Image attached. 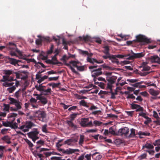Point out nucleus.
Wrapping results in <instances>:
<instances>
[{"label":"nucleus","instance_id":"nucleus-1","mask_svg":"<svg viewBox=\"0 0 160 160\" xmlns=\"http://www.w3.org/2000/svg\"><path fill=\"white\" fill-rule=\"evenodd\" d=\"M135 131H105L104 134L106 136L110 134L113 135L121 136L130 138L135 135Z\"/></svg>","mask_w":160,"mask_h":160},{"label":"nucleus","instance_id":"nucleus-2","mask_svg":"<svg viewBox=\"0 0 160 160\" xmlns=\"http://www.w3.org/2000/svg\"><path fill=\"white\" fill-rule=\"evenodd\" d=\"M63 139H60L58 140V142L56 143V146L58 150L60 152L63 153L67 154H71L74 153L76 152H78L79 151L78 149H73L71 148H68L66 150H64L61 148L60 147L62 145L65 144L64 142H62Z\"/></svg>","mask_w":160,"mask_h":160},{"label":"nucleus","instance_id":"nucleus-3","mask_svg":"<svg viewBox=\"0 0 160 160\" xmlns=\"http://www.w3.org/2000/svg\"><path fill=\"white\" fill-rule=\"evenodd\" d=\"M148 63L146 62H142L139 66V68L141 69V71L139 72V74L141 76H145L149 74L151 72H149L151 69V67L147 65Z\"/></svg>","mask_w":160,"mask_h":160},{"label":"nucleus","instance_id":"nucleus-4","mask_svg":"<svg viewBox=\"0 0 160 160\" xmlns=\"http://www.w3.org/2000/svg\"><path fill=\"white\" fill-rule=\"evenodd\" d=\"M136 43L137 42H142L143 43H149L150 42L149 39L147 38L145 36L139 34L136 36Z\"/></svg>","mask_w":160,"mask_h":160},{"label":"nucleus","instance_id":"nucleus-5","mask_svg":"<svg viewBox=\"0 0 160 160\" xmlns=\"http://www.w3.org/2000/svg\"><path fill=\"white\" fill-rule=\"evenodd\" d=\"M80 124L83 127H92V122L91 121H89L88 118H82L81 119Z\"/></svg>","mask_w":160,"mask_h":160},{"label":"nucleus","instance_id":"nucleus-6","mask_svg":"<svg viewBox=\"0 0 160 160\" xmlns=\"http://www.w3.org/2000/svg\"><path fill=\"white\" fill-rule=\"evenodd\" d=\"M117 78V77L114 76H113L109 78H107L106 80L108 82L107 88L109 89L112 88V84L115 83Z\"/></svg>","mask_w":160,"mask_h":160},{"label":"nucleus","instance_id":"nucleus-7","mask_svg":"<svg viewBox=\"0 0 160 160\" xmlns=\"http://www.w3.org/2000/svg\"><path fill=\"white\" fill-rule=\"evenodd\" d=\"M8 99L10 101L9 102L10 104L14 105L18 109H21L22 107L21 105L22 104V103L21 102L11 97H9Z\"/></svg>","mask_w":160,"mask_h":160},{"label":"nucleus","instance_id":"nucleus-8","mask_svg":"<svg viewBox=\"0 0 160 160\" xmlns=\"http://www.w3.org/2000/svg\"><path fill=\"white\" fill-rule=\"evenodd\" d=\"M38 37L39 38V39H37L36 40L35 42L37 45L41 44L42 42L43 41L50 42L52 41V40L49 37H42L40 35H38Z\"/></svg>","mask_w":160,"mask_h":160},{"label":"nucleus","instance_id":"nucleus-9","mask_svg":"<svg viewBox=\"0 0 160 160\" xmlns=\"http://www.w3.org/2000/svg\"><path fill=\"white\" fill-rule=\"evenodd\" d=\"M70 63L72 64L73 66L77 68V69L80 71H83L84 70L85 67L84 66H79L78 65H81V63L78 61H71L69 62Z\"/></svg>","mask_w":160,"mask_h":160},{"label":"nucleus","instance_id":"nucleus-10","mask_svg":"<svg viewBox=\"0 0 160 160\" xmlns=\"http://www.w3.org/2000/svg\"><path fill=\"white\" fill-rule=\"evenodd\" d=\"M34 126L33 123L31 121H27L19 128L23 130H28L29 129L31 128Z\"/></svg>","mask_w":160,"mask_h":160},{"label":"nucleus","instance_id":"nucleus-11","mask_svg":"<svg viewBox=\"0 0 160 160\" xmlns=\"http://www.w3.org/2000/svg\"><path fill=\"white\" fill-rule=\"evenodd\" d=\"M35 116L38 117L40 120L44 122L45 120L46 114L43 111H36Z\"/></svg>","mask_w":160,"mask_h":160},{"label":"nucleus","instance_id":"nucleus-12","mask_svg":"<svg viewBox=\"0 0 160 160\" xmlns=\"http://www.w3.org/2000/svg\"><path fill=\"white\" fill-rule=\"evenodd\" d=\"M145 53L143 52L133 53L132 55H130L128 58H126L127 59L133 60L136 58H140L144 56Z\"/></svg>","mask_w":160,"mask_h":160},{"label":"nucleus","instance_id":"nucleus-13","mask_svg":"<svg viewBox=\"0 0 160 160\" xmlns=\"http://www.w3.org/2000/svg\"><path fill=\"white\" fill-rule=\"evenodd\" d=\"M38 133V131H33L29 132L28 136L29 137L31 138L32 140L35 142L36 140L38 138L37 135Z\"/></svg>","mask_w":160,"mask_h":160},{"label":"nucleus","instance_id":"nucleus-14","mask_svg":"<svg viewBox=\"0 0 160 160\" xmlns=\"http://www.w3.org/2000/svg\"><path fill=\"white\" fill-rule=\"evenodd\" d=\"M102 68L101 67H99L98 68L94 69L92 71V77L98 76L102 74V72L101 71Z\"/></svg>","mask_w":160,"mask_h":160},{"label":"nucleus","instance_id":"nucleus-15","mask_svg":"<svg viewBox=\"0 0 160 160\" xmlns=\"http://www.w3.org/2000/svg\"><path fill=\"white\" fill-rule=\"evenodd\" d=\"M92 156L91 154H83L79 156L77 160H84L86 159L87 160H91V158Z\"/></svg>","mask_w":160,"mask_h":160},{"label":"nucleus","instance_id":"nucleus-16","mask_svg":"<svg viewBox=\"0 0 160 160\" xmlns=\"http://www.w3.org/2000/svg\"><path fill=\"white\" fill-rule=\"evenodd\" d=\"M74 120L72 117H70V119L67 120L66 123L67 124L69 127L72 128L74 129H77L78 128L77 126L75 125L73 122Z\"/></svg>","mask_w":160,"mask_h":160},{"label":"nucleus","instance_id":"nucleus-17","mask_svg":"<svg viewBox=\"0 0 160 160\" xmlns=\"http://www.w3.org/2000/svg\"><path fill=\"white\" fill-rule=\"evenodd\" d=\"M8 59L9 63L15 66H16L17 65H19L18 63L20 62V60H17L14 58L9 57Z\"/></svg>","mask_w":160,"mask_h":160},{"label":"nucleus","instance_id":"nucleus-18","mask_svg":"<svg viewBox=\"0 0 160 160\" xmlns=\"http://www.w3.org/2000/svg\"><path fill=\"white\" fill-rule=\"evenodd\" d=\"M77 142V140L74 139H69L64 142V144H67L68 145L73 146L75 142Z\"/></svg>","mask_w":160,"mask_h":160},{"label":"nucleus","instance_id":"nucleus-19","mask_svg":"<svg viewBox=\"0 0 160 160\" xmlns=\"http://www.w3.org/2000/svg\"><path fill=\"white\" fill-rule=\"evenodd\" d=\"M38 100H39L41 103L45 105L47 103L48 101L46 98L42 96V95L40 96V98H38Z\"/></svg>","mask_w":160,"mask_h":160},{"label":"nucleus","instance_id":"nucleus-20","mask_svg":"<svg viewBox=\"0 0 160 160\" xmlns=\"http://www.w3.org/2000/svg\"><path fill=\"white\" fill-rule=\"evenodd\" d=\"M113 56L114 57V58H124L125 59H127L126 58H128L129 57H130V54H128L127 55H124L121 54H118L116 55H113Z\"/></svg>","mask_w":160,"mask_h":160},{"label":"nucleus","instance_id":"nucleus-21","mask_svg":"<svg viewBox=\"0 0 160 160\" xmlns=\"http://www.w3.org/2000/svg\"><path fill=\"white\" fill-rule=\"evenodd\" d=\"M142 148L143 149H145L146 148L148 149V150H149L150 149H153L154 148V146L153 145L147 143L142 146Z\"/></svg>","mask_w":160,"mask_h":160},{"label":"nucleus","instance_id":"nucleus-22","mask_svg":"<svg viewBox=\"0 0 160 160\" xmlns=\"http://www.w3.org/2000/svg\"><path fill=\"white\" fill-rule=\"evenodd\" d=\"M106 55H103L102 57L104 59L109 58L110 60H112V58H114L113 55H111L110 53H105Z\"/></svg>","mask_w":160,"mask_h":160},{"label":"nucleus","instance_id":"nucleus-23","mask_svg":"<svg viewBox=\"0 0 160 160\" xmlns=\"http://www.w3.org/2000/svg\"><path fill=\"white\" fill-rule=\"evenodd\" d=\"M149 92L150 94L155 96L158 95L159 93V92L158 91L152 88L150 89L149 90Z\"/></svg>","mask_w":160,"mask_h":160},{"label":"nucleus","instance_id":"nucleus-24","mask_svg":"<svg viewBox=\"0 0 160 160\" xmlns=\"http://www.w3.org/2000/svg\"><path fill=\"white\" fill-rule=\"evenodd\" d=\"M42 83L41 84H39L38 86H35L36 88L39 91H40L41 92V94H42V92H43V91L44 90V86L42 85Z\"/></svg>","mask_w":160,"mask_h":160},{"label":"nucleus","instance_id":"nucleus-25","mask_svg":"<svg viewBox=\"0 0 160 160\" xmlns=\"http://www.w3.org/2000/svg\"><path fill=\"white\" fill-rule=\"evenodd\" d=\"M102 122L97 120H95L92 123V127L94 126L95 127L99 126L102 125Z\"/></svg>","mask_w":160,"mask_h":160},{"label":"nucleus","instance_id":"nucleus-26","mask_svg":"<svg viewBox=\"0 0 160 160\" xmlns=\"http://www.w3.org/2000/svg\"><path fill=\"white\" fill-rule=\"evenodd\" d=\"M9 46L8 48L10 49H12V50H16V46L14 43L9 42Z\"/></svg>","mask_w":160,"mask_h":160},{"label":"nucleus","instance_id":"nucleus-27","mask_svg":"<svg viewBox=\"0 0 160 160\" xmlns=\"http://www.w3.org/2000/svg\"><path fill=\"white\" fill-rule=\"evenodd\" d=\"M47 63L51 64L52 65H55L58 64H61L62 63L61 62H55L52 61L51 60L48 59L46 60L45 61Z\"/></svg>","mask_w":160,"mask_h":160},{"label":"nucleus","instance_id":"nucleus-28","mask_svg":"<svg viewBox=\"0 0 160 160\" xmlns=\"http://www.w3.org/2000/svg\"><path fill=\"white\" fill-rule=\"evenodd\" d=\"M51 89L49 88L46 90L44 89L43 92H42V95H47L50 94L51 93Z\"/></svg>","mask_w":160,"mask_h":160},{"label":"nucleus","instance_id":"nucleus-29","mask_svg":"<svg viewBox=\"0 0 160 160\" xmlns=\"http://www.w3.org/2000/svg\"><path fill=\"white\" fill-rule=\"evenodd\" d=\"M70 63H65V64L67 66H68V67H69L70 69L72 70V71L73 72H74V73L76 74H78V72L76 71L75 69L73 68L72 67V66L70 65Z\"/></svg>","mask_w":160,"mask_h":160},{"label":"nucleus","instance_id":"nucleus-30","mask_svg":"<svg viewBox=\"0 0 160 160\" xmlns=\"http://www.w3.org/2000/svg\"><path fill=\"white\" fill-rule=\"evenodd\" d=\"M70 63H65V64L67 66H68V67H69L70 69L72 70V71L73 72H74V73L76 74H78V72L76 71L75 69L73 68L72 67V66L70 65Z\"/></svg>","mask_w":160,"mask_h":160},{"label":"nucleus","instance_id":"nucleus-31","mask_svg":"<svg viewBox=\"0 0 160 160\" xmlns=\"http://www.w3.org/2000/svg\"><path fill=\"white\" fill-rule=\"evenodd\" d=\"M87 61L89 62L92 64H94L95 62L97 61V60L95 58H91L89 57H87Z\"/></svg>","mask_w":160,"mask_h":160},{"label":"nucleus","instance_id":"nucleus-32","mask_svg":"<svg viewBox=\"0 0 160 160\" xmlns=\"http://www.w3.org/2000/svg\"><path fill=\"white\" fill-rule=\"evenodd\" d=\"M79 104L80 106L85 107L87 108L89 107V106L87 105V102L85 101L82 100L79 102Z\"/></svg>","mask_w":160,"mask_h":160},{"label":"nucleus","instance_id":"nucleus-33","mask_svg":"<svg viewBox=\"0 0 160 160\" xmlns=\"http://www.w3.org/2000/svg\"><path fill=\"white\" fill-rule=\"evenodd\" d=\"M13 71L9 70H5L4 71V73L6 75V76H9L13 73Z\"/></svg>","mask_w":160,"mask_h":160},{"label":"nucleus","instance_id":"nucleus-34","mask_svg":"<svg viewBox=\"0 0 160 160\" xmlns=\"http://www.w3.org/2000/svg\"><path fill=\"white\" fill-rule=\"evenodd\" d=\"M125 112L127 113V114L128 116L132 117L134 113V111H125Z\"/></svg>","mask_w":160,"mask_h":160},{"label":"nucleus","instance_id":"nucleus-35","mask_svg":"<svg viewBox=\"0 0 160 160\" xmlns=\"http://www.w3.org/2000/svg\"><path fill=\"white\" fill-rule=\"evenodd\" d=\"M103 48L104 49V51H103V52L104 53H110L109 51L110 50L108 46H105L103 47Z\"/></svg>","mask_w":160,"mask_h":160},{"label":"nucleus","instance_id":"nucleus-36","mask_svg":"<svg viewBox=\"0 0 160 160\" xmlns=\"http://www.w3.org/2000/svg\"><path fill=\"white\" fill-rule=\"evenodd\" d=\"M3 125L5 127H11L12 125V122H2Z\"/></svg>","mask_w":160,"mask_h":160},{"label":"nucleus","instance_id":"nucleus-37","mask_svg":"<svg viewBox=\"0 0 160 160\" xmlns=\"http://www.w3.org/2000/svg\"><path fill=\"white\" fill-rule=\"evenodd\" d=\"M84 140V136L83 135L80 136V139L79 142V144L80 145H82L83 143Z\"/></svg>","mask_w":160,"mask_h":160},{"label":"nucleus","instance_id":"nucleus-38","mask_svg":"<svg viewBox=\"0 0 160 160\" xmlns=\"http://www.w3.org/2000/svg\"><path fill=\"white\" fill-rule=\"evenodd\" d=\"M143 82V81H141V82H139L136 83L135 84H132L131 85L134 87H136V88H137L138 87H139V86L140 85L142 84Z\"/></svg>","mask_w":160,"mask_h":160},{"label":"nucleus","instance_id":"nucleus-39","mask_svg":"<svg viewBox=\"0 0 160 160\" xmlns=\"http://www.w3.org/2000/svg\"><path fill=\"white\" fill-rule=\"evenodd\" d=\"M3 106L4 107V108L3 109V110L9 112V108H10L9 105L4 103L3 104Z\"/></svg>","mask_w":160,"mask_h":160},{"label":"nucleus","instance_id":"nucleus-40","mask_svg":"<svg viewBox=\"0 0 160 160\" xmlns=\"http://www.w3.org/2000/svg\"><path fill=\"white\" fill-rule=\"evenodd\" d=\"M16 88L15 86H12V87L9 88H7L8 91L9 92V93H12L15 89Z\"/></svg>","mask_w":160,"mask_h":160},{"label":"nucleus","instance_id":"nucleus-41","mask_svg":"<svg viewBox=\"0 0 160 160\" xmlns=\"http://www.w3.org/2000/svg\"><path fill=\"white\" fill-rule=\"evenodd\" d=\"M130 105L131 108H132V109H136L137 108H138L139 105L135 104L133 103H132L131 104H130Z\"/></svg>","mask_w":160,"mask_h":160},{"label":"nucleus","instance_id":"nucleus-42","mask_svg":"<svg viewBox=\"0 0 160 160\" xmlns=\"http://www.w3.org/2000/svg\"><path fill=\"white\" fill-rule=\"evenodd\" d=\"M54 48V46L53 45H52L50 48L49 50H48L47 51V54L48 55L51 54L53 52V49Z\"/></svg>","mask_w":160,"mask_h":160},{"label":"nucleus","instance_id":"nucleus-43","mask_svg":"<svg viewBox=\"0 0 160 160\" xmlns=\"http://www.w3.org/2000/svg\"><path fill=\"white\" fill-rule=\"evenodd\" d=\"M113 63H116L117 65L120 64V62L118 61L117 58H112V60H110Z\"/></svg>","mask_w":160,"mask_h":160},{"label":"nucleus","instance_id":"nucleus-44","mask_svg":"<svg viewBox=\"0 0 160 160\" xmlns=\"http://www.w3.org/2000/svg\"><path fill=\"white\" fill-rule=\"evenodd\" d=\"M9 78V76H6L5 75L3 76L2 78L3 79L1 80V81L2 82H5L6 81H8V78Z\"/></svg>","mask_w":160,"mask_h":160},{"label":"nucleus","instance_id":"nucleus-45","mask_svg":"<svg viewBox=\"0 0 160 160\" xmlns=\"http://www.w3.org/2000/svg\"><path fill=\"white\" fill-rule=\"evenodd\" d=\"M58 54V52L56 53L52 57L51 60L55 62H58L56 58V56Z\"/></svg>","mask_w":160,"mask_h":160},{"label":"nucleus","instance_id":"nucleus-46","mask_svg":"<svg viewBox=\"0 0 160 160\" xmlns=\"http://www.w3.org/2000/svg\"><path fill=\"white\" fill-rule=\"evenodd\" d=\"M153 144L154 146H160V139L155 140Z\"/></svg>","mask_w":160,"mask_h":160},{"label":"nucleus","instance_id":"nucleus-47","mask_svg":"<svg viewBox=\"0 0 160 160\" xmlns=\"http://www.w3.org/2000/svg\"><path fill=\"white\" fill-rule=\"evenodd\" d=\"M143 108L141 107L140 105H138V106L136 110V112H143Z\"/></svg>","mask_w":160,"mask_h":160},{"label":"nucleus","instance_id":"nucleus-48","mask_svg":"<svg viewBox=\"0 0 160 160\" xmlns=\"http://www.w3.org/2000/svg\"><path fill=\"white\" fill-rule=\"evenodd\" d=\"M153 116L155 118L157 119V120H158L160 118L158 117V115L157 113L155 111H153Z\"/></svg>","mask_w":160,"mask_h":160},{"label":"nucleus","instance_id":"nucleus-49","mask_svg":"<svg viewBox=\"0 0 160 160\" xmlns=\"http://www.w3.org/2000/svg\"><path fill=\"white\" fill-rule=\"evenodd\" d=\"M145 151H146V152H148L149 154L150 155H153L155 151L153 150L150 149L149 150H145Z\"/></svg>","mask_w":160,"mask_h":160},{"label":"nucleus","instance_id":"nucleus-50","mask_svg":"<svg viewBox=\"0 0 160 160\" xmlns=\"http://www.w3.org/2000/svg\"><path fill=\"white\" fill-rule=\"evenodd\" d=\"M130 63V62L129 61L124 60L123 61H121L120 62V64L124 65L128 64Z\"/></svg>","mask_w":160,"mask_h":160},{"label":"nucleus","instance_id":"nucleus-51","mask_svg":"<svg viewBox=\"0 0 160 160\" xmlns=\"http://www.w3.org/2000/svg\"><path fill=\"white\" fill-rule=\"evenodd\" d=\"M91 39L90 37L88 35L83 36V40L85 41H90Z\"/></svg>","mask_w":160,"mask_h":160},{"label":"nucleus","instance_id":"nucleus-52","mask_svg":"<svg viewBox=\"0 0 160 160\" xmlns=\"http://www.w3.org/2000/svg\"><path fill=\"white\" fill-rule=\"evenodd\" d=\"M110 90V91L109 92V93H111V98L112 99H115L116 98V97L115 95L114 94V92H112V89L111 88V89H109Z\"/></svg>","mask_w":160,"mask_h":160},{"label":"nucleus","instance_id":"nucleus-53","mask_svg":"<svg viewBox=\"0 0 160 160\" xmlns=\"http://www.w3.org/2000/svg\"><path fill=\"white\" fill-rule=\"evenodd\" d=\"M147 156V154L143 153L138 158L140 160H142L145 158Z\"/></svg>","mask_w":160,"mask_h":160},{"label":"nucleus","instance_id":"nucleus-54","mask_svg":"<svg viewBox=\"0 0 160 160\" xmlns=\"http://www.w3.org/2000/svg\"><path fill=\"white\" fill-rule=\"evenodd\" d=\"M43 153L46 156V157L49 156L52 154V155L55 154V153L54 152H44Z\"/></svg>","mask_w":160,"mask_h":160},{"label":"nucleus","instance_id":"nucleus-55","mask_svg":"<svg viewBox=\"0 0 160 160\" xmlns=\"http://www.w3.org/2000/svg\"><path fill=\"white\" fill-rule=\"evenodd\" d=\"M101 113V111L100 110H96L95 111H93L92 113H91L92 114L96 115H99Z\"/></svg>","mask_w":160,"mask_h":160},{"label":"nucleus","instance_id":"nucleus-56","mask_svg":"<svg viewBox=\"0 0 160 160\" xmlns=\"http://www.w3.org/2000/svg\"><path fill=\"white\" fill-rule=\"evenodd\" d=\"M127 44L128 45H130L136 43L135 40L132 41H127L126 42Z\"/></svg>","mask_w":160,"mask_h":160},{"label":"nucleus","instance_id":"nucleus-57","mask_svg":"<svg viewBox=\"0 0 160 160\" xmlns=\"http://www.w3.org/2000/svg\"><path fill=\"white\" fill-rule=\"evenodd\" d=\"M112 73V72H104V74L107 76V78H108L110 77H111Z\"/></svg>","mask_w":160,"mask_h":160},{"label":"nucleus","instance_id":"nucleus-58","mask_svg":"<svg viewBox=\"0 0 160 160\" xmlns=\"http://www.w3.org/2000/svg\"><path fill=\"white\" fill-rule=\"evenodd\" d=\"M12 125L11 126V128L12 129H16L17 128L18 126L17 125V124L16 123H15L14 124L13 123V122L12 121Z\"/></svg>","mask_w":160,"mask_h":160},{"label":"nucleus","instance_id":"nucleus-59","mask_svg":"<svg viewBox=\"0 0 160 160\" xmlns=\"http://www.w3.org/2000/svg\"><path fill=\"white\" fill-rule=\"evenodd\" d=\"M59 77V76L53 77H50L48 78V79L49 81H56L58 79Z\"/></svg>","mask_w":160,"mask_h":160},{"label":"nucleus","instance_id":"nucleus-60","mask_svg":"<svg viewBox=\"0 0 160 160\" xmlns=\"http://www.w3.org/2000/svg\"><path fill=\"white\" fill-rule=\"evenodd\" d=\"M109 93V92H107L106 91H103L102 90L100 91L98 93V94H103L105 95H108Z\"/></svg>","mask_w":160,"mask_h":160},{"label":"nucleus","instance_id":"nucleus-61","mask_svg":"<svg viewBox=\"0 0 160 160\" xmlns=\"http://www.w3.org/2000/svg\"><path fill=\"white\" fill-rule=\"evenodd\" d=\"M115 142L117 144H120L121 143H122V140L120 139H116L115 140Z\"/></svg>","mask_w":160,"mask_h":160},{"label":"nucleus","instance_id":"nucleus-62","mask_svg":"<svg viewBox=\"0 0 160 160\" xmlns=\"http://www.w3.org/2000/svg\"><path fill=\"white\" fill-rule=\"evenodd\" d=\"M127 81L131 83L136 82L138 81V80L136 79H128Z\"/></svg>","mask_w":160,"mask_h":160},{"label":"nucleus","instance_id":"nucleus-63","mask_svg":"<svg viewBox=\"0 0 160 160\" xmlns=\"http://www.w3.org/2000/svg\"><path fill=\"white\" fill-rule=\"evenodd\" d=\"M80 53L82 55H88L89 54V53H88V52L87 51H84L83 50H81Z\"/></svg>","mask_w":160,"mask_h":160},{"label":"nucleus","instance_id":"nucleus-64","mask_svg":"<svg viewBox=\"0 0 160 160\" xmlns=\"http://www.w3.org/2000/svg\"><path fill=\"white\" fill-rule=\"evenodd\" d=\"M138 133L140 135H143L144 136H149L150 134V133H149L142 132H139Z\"/></svg>","mask_w":160,"mask_h":160}]
</instances>
